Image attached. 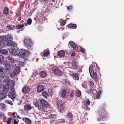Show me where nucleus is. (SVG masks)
Listing matches in <instances>:
<instances>
[{"label":"nucleus","instance_id":"1","mask_svg":"<svg viewBox=\"0 0 124 124\" xmlns=\"http://www.w3.org/2000/svg\"><path fill=\"white\" fill-rule=\"evenodd\" d=\"M12 39V37L9 35L1 37L0 38V47L2 48L5 46L16 47L17 46L16 44L11 40Z\"/></svg>","mask_w":124,"mask_h":124},{"label":"nucleus","instance_id":"2","mask_svg":"<svg viewBox=\"0 0 124 124\" xmlns=\"http://www.w3.org/2000/svg\"><path fill=\"white\" fill-rule=\"evenodd\" d=\"M89 70L91 77L96 82H98L97 73L99 72L100 68L97 64L96 66L94 64L91 65Z\"/></svg>","mask_w":124,"mask_h":124},{"label":"nucleus","instance_id":"3","mask_svg":"<svg viewBox=\"0 0 124 124\" xmlns=\"http://www.w3.org/2000/svg\"><path fill=\"white\" fill-rule=\"evenodd\" d=\"M40 102L42 104L39 107V110L43 111H46V109L49 106V103L44 99H41L40 100Z\"/></svg>","mask_w":124,"mask_h":124},{"label":"nucleus","instance_id":"4","mask_svg":"<svg viewBox=\"0 0 124 124\" xmlns=\"http://www.w3.org/2000/svg\"><path fill=\"white\" fill-rule=\"evenodd\" d=\"M99 118L100 119L105 118L108 116L106 110L105 109L104 106H102L100 108L99 110Z\"/></svg>","mask_w":124,"mask_h":124},{"label":"nucleus","instance_id":"5","mask_svg":"<svg viewBox=\"0 0 124 124\" xmlns=\"http://www.w3.org/2000/svg\"><path fill=\"white\" fill-rule=\"evenodd\" d=\"M23 43L24 46L28 49H29L32 46L33 43L31 39L28 37L26 36L24 38Z\"/></svg>","mask_w":124,"mask_h":124},{"label":"nucleus","instance_id":"6","mask_svg":"<svg viewBox=\"0 0 124 124\" xmlns=\"http://www.w3.org/2000/svg\"><path fill=\"white\" fill-rule=\"evenodd\" d=\"M57 108L61 112H62L64 108V104L63 102L59 98L57 100Z\"/></svg>","mask_w":124,"mask_h":124},{"label":"nucleus","instance_id":"7","mask_svg":"<svg viewBox=\"0 0 124 124\" xmlns=\"http://www.w3.org/2000/svg\"><path fill=\"white\" fill-rule=\"evenodd\" d=\"M29 53L28 51L22 49H21L20 51L19 50V55L21 57L26 60L27 58Z\"/></svg>","mask_w":124,"mask_h":124},{"label":"nucleus","instance_id":"8","mask_svg":"<svg viewBox=\"0 0 124 124\" xmlns=\"http://www.w3.org/2000/svg\"><path fill=\"white\" fill-rule=\"evenodd\" d=\"M13 47L12 49L9 51V53L14 56L19 55V49L17 48L16 46Z\"/></svg>","mask_w":124,"mask_h":124},{"label":"nucleus","instance_id":"9","mask_svg":"<svg viewBox=\"0 0 124 124\" xmlns=\"http://www.w3.org/2000/svg\"><path fill=\"white\" fill-rule=\"evenodd\" d=\"M16 93L15 90H11L8 94V97L14 101L15 99L16 95Z\"/></svg>","mask_w":124,"mask_h":124},{"label":"nucleus","instance_id":"10","mask_svg":"<svg viewBox=\"0 0 124 124\" xmlns=\"http://www.w3.org/2000/svg\"><path fill=\"white\" fill-rule=\"evenodd\" d=\"M52 71L56 75L60 76L62 75V72L59 69L56 67H54L53 68Z\"/></svg>","mask_w":124,"mask_h":124},{"label":"nucleus","instance_id":"11","mask_svg":"<svg viewBox=\"0 0 124 124\" xmlns=\"http://www.w3.org/2000/svg\"><path fill=\"white\" fill-rule=\"evenodd\" d=\"M20 71L19 68L18 66H16L14 68L12 73L11 74L12 77H15L16 75L19 73Z\"/></svg>","mask_w":124,"mask_h":124},{"label":"nucleus","instance_id":"12","mask_svg":"<svg viewBox=\"0 0 124 124\" xmlns=\"http://www.w3.org/2000/svg\"><path fill=\"white\" fill-rule=\"evenodd\" d=\"M45 89L42 85H39L37 86V91L39 93H40L44 91Z\"/></svg>","mask_w":124,"mask_h":124},{"label":"nucleus","instance_id":"13","mask_svg":"<svg viewBox=\"0 0 124 124\" xmlns=\"http://www.w3.org/2000/svg\"><path fill=\"white\" fill-rule=\"evenodd\" d=\"M30 90V88L26 86H24L23 88L22 92L23 93H27Z\"/></svg>","mask_w":124,"mask_h":124},{"label":"nucleus","instance_id":"14","mask_svg":"<svg viewBox=\"0 0 124 124\" xmlns=\"http://www.w3.org/2000/svg\"><path fill=\"white\" fill-rule=\"evenodd\" d=\"M67 27L69 28L75 29L77 27V25L76 24L71 23L68 24L67 26Z\"/></svg>","mask_w":124,"mask_h":124},{"label":"nucleus","instance_id":"15","mask_svg":"<svg viewBox=\"0 0 124 124\" xmlns=\"http://www.w3.org/2000/svg\"><path fill=\"white\" fill-rule=\"evenodd\" d=\"M56 115L55 114H51L48 116V119H50L52 123L54 122L56 119Z\"/></svg>","mask_w":124,"mask_h":124},{"label":"nucleus","instance_id":"16","mask_svg":"<svg viewBox=\"0 0 124 124\" xmlns=\"http://www.w3.org/2000/svg\"><path fill=\"white\" fill-rule=\"evenodd\" d=\"M22 120L24 121L26 124H31V122L30 119L28 118L24 117Z\"/></svg>","mask_w":124,"mask_h":124},{"label":"nucleus","instance_id":"17","mask_svg":"<svg viewBox=\"0 0 124 124\" xmlns=\"http://www.w3.org/2000/svg\"><path fill=\"white\" fill-rule=\"evenodd\" d=\"M9 89V87L8 86L7 87L6 86H4L3 88L1 91V93H4L6 94L7 93Z\"/></svg>","mask_w":124,"mask_h":124},{"label":"nucleus","instance_id":"18","mask_svg":"<svg viewBox=\"0 0 124 124\" xmlns=\"http://www.w3.org/2000/svg\"><path fill=\"white\" fill-rule=\"evenodd\" d=\"M7 58L8 60L10 61L12 63H15L16 61V59H14L11 56H7Z\"/></svg>","mask_w":124,"mask_h":124},{"label":"nucleus","instance_id":"19","mask_svg":"<svg viewBox=\"0 0 124 124\" xmlns=\"http://www.w3.org/2000/svg\"><path fill=\"white\" fill-rule=\"evenodd\" d=\"M57 54L59 56L62 57L65 55V52L64 50H62L58 51Z\"/></svg>","mask_w":124,"mask_h":124},{"label":"nucleus","instance_id":"20","mask_svg":"<svg viewBox=\"0 0 124 124\" xmlns=\"http://www.w3.org/2000/svg\"><path fill=\"white\" fill-rule=\"evenodd\" d=\"M27 25L28 24L27 23H26L25 24L18 25H17L16 26V27L17 29H20L24 27V26H27Z\"/></svg>","mask_w":124,"mask_h":124},{"label":"nucleus","instance_id":"21","mask_svg":"<svg viewBox=\"0 0 124 124\" xmlns=\"http://www.w3.org/2000/svg\"><path fill=\"white\" fill-rule=\"evenodd\" d=\"M90 101L88 99H86L84 101L83 104L85 106H89L90 104Z\"/></svg>","mask_w":124,"mask_h":124},{"label":"nucleus","instance_id":"22","mask_svg":"<svg viewBox=\"0 0 124 124\" xmlns=\"http://www.w3.org/2000/svg\"><path fill=\"white\" fill-rule=\"evenodd\" d=\"M41 77L42 78H44L47 75L43 71H41L39 74Z\"/></svg>","mask_w":124,"mask_h":124},{"label":"nucleus","instance_id":"23","mask_svg":"<svg viewBox=\"0 0 124 124\" xmlns=\"http://www.w3.org/2000/svg\"><path fill=\"white\" fill-rule=\"evenodd\" d=\"M72 75L73 78L74 79L77 80H79V76L77 73H73Z\"/></svg>","mask_w":124,"mask_h":124},{"label":"nucleus","instance_id":"24","mask_svg":"<svg viewBox=\"0 0 124 124\" xmlns=\"http://www.w3.org/2000/svg\"><path fill=\"white\" fill-rule=\"evenodd\" d=\"M24 108L25 109L27 110H30L32 109L31 106L28 104H25L24 106Z\"/></svg>","mask_w":124,"mask_h":124},{"label":"nucleus","instance_id":"25","mask_svg":"<svg viewBox=\"0 0 124 124\" xmlns=\"http://www.w3.org/2000/svg\"><path fill=\"white\" fill-rule=\"evenodd\" d=\"M1 53L4 55H6L8 53V51L6 49H0V53Z\"/></svg>","mask_w":124,"mask_h":124},{"label":"nucleus","instance_id":"26","mask_svg":"<svg viewBox=\"0 0 124 124\" xmlns=\"http://www.w3.org/2000/svg\"><path fill=\"white\" fill-rule=\"evenodd\" d=\"M7 28H8L9 30H12L15 29L16 27L14 25H9L7 26Z\"/></svg>","mask_w":124,"mask_h":124},{"label":"nucleus","instance_id":"27","mask_svg":"<svg viewBox=\"0 0 124 124\" xmlns=\"http://www.w3.org/2000/svg\"><path fill=\"white\" fill-rule=\"evenodd\" d=\"M7 86L9 87V86L12 87L13 86L14 83L13 81L12 80H10L7 85Z\"/></svg>","mask_w":124,"mask_h":124},{"label":"nucleus","instance_id":"28","mask_svg":"<svg viewBox=\"0 0 124 124\" xmlns=\"http://www.w3.org/2000/svg\"><path fill=\"white\" fill-rule=\"evenodd\" d=\"M6 105L3 103H1L0 104V108L2 110H5Z\"/></svg>","mask_w":124,"mask_h":124},{"label":"nucleus","instance_id":"29","mask_svg":"<svg viewBox=\"0 0 124 124\" xmlns=\"http://www.w3.org/2000/svg\"><path fill=\"white\" fill-rule=\"evenodd\" d=\"M71 47L73 48V49H76V45L74 42L73 41H70L69 43Z\"/></svg>","mask_w":124,"mask_h":124},{"label":"nucleus","instance_id":"30","mask_svg":"<svg viewBox=\"0 0 124 124\" xmlns=\"http://www.w3.org/2000/svg\"><path fill=\"white\" fill-rule=\"evenodd\" d=\"M67 90L65 89L62 90V94L61 96L62 98H63L65 97L67 92Z\"/></svg>","mask_w":124,"mask_h":124},{"label":"nucleus","instance_id":"31","mask_svg":"<svg viewBox=\"0 0 124 124\" xmlns=\"http://www.w3.org/2000/svg\"><path fill=\"white\" fill-rule=\"evenodd\" d=\"M6 96V94L4 93H0V99H3L5 98Z\"/></svg>","mask_w":124,"mask_h":124},{"label":"nucleus","instance_id":"32","mask_svg":"<svg viewBox=\"0 0 124 124\" xmlns=\"http://www.w3.org/2000/svg\"><path fill=\"white\" fill-rule=\"evenodd\" d=\"M42 95L44 97L47 98V97L49 96L47 93L46 91H44L42 93Z\"/></svg>","mask_w":124,"mask_h":124},{"label":"nucleus","instance_id":"33","mask_svg":"<svg viewBox=\"0 0 124 124\" xmlns=\"http://www.w3.org/2000/svg\"><path fill=\"white\" fill-rule=\"evenodd\" d=\"M66 116L69 118H71L73 117L72 113L70 112H68L67 113Z\"/></svg>","mask_w":124,"mask_h":124},{"label":"nucleus","instance_id":"34","mask_svg":"<svg viewBox=\"0 0 124 124\" xmlns=\"http://www.w3.org/2000/svg\"><path fill=\"white\" fill-rule=\"evenodd\" d=\"M8 13V9L7 7H5L3 12V13L5 15Z\"/></svg>","mask_w":124,"mask_h":124},{"label":"nucleus","instance_id":"35","mask_svg":"<svg viewBox=\"0 0 124 124\" xmlns=\"http://www.w3.org/2000/svg\"><path fill=\"white\" fill-rule=\"evenodd\" d=\"M101 91H99L97 93L95 96L94 97L95 99H97L99 98L100 96V94L101 93Z\"/></svg>","mask_w":124,"mask_h":124},{"label":"nucleus","instance_id":"36","mask_svg":"<svg viewBox=\"0 0 124 124\" xmlns=\"http://www.w3.org/2000/svg\"><path fill=\"white\" fill-rule=\"evenodd\" d=\"M81 93L80 91L78 90L76 92V96L78 97H80L81 95Z\"/></svg>","mask_w":124,"mask_h":124},{"label":"nucleus","instance_id":"37","mask_svg":"<svg viewBox=\"0 0 124 124\" xmlns=\"http://www.w3.org/2000/svg\"><path fill=\"white\" fill-rule=\"evenodd\" d=\"M57 122L58 123H61L65 122V120L64 119H60L57 120Z\"/></svg>","mask_w":124,"mask_h":124},{"label":"nucleus","instance_id":"38","mask_svg":"<svg viewBox=\"0 0 124 124\" xmlns=\"http://www.w3.org/2000/svg\"><path fill=\"white\" fill-rule=\"evenodd\" d=\"M5 75V71L0 72V77L3 78Z\"/></svg>","mask_w":124,"mask_h":124},{"label":"nucleus","instance_id":"39","mask_svg":"<svg viewBox=\"0 0 124 124\" xmlns=\"http://www.w3.org/2000/svg\"><path fill=\"white\" fill-rule=\"evenodd\" d=\"M49 51H47L43 52V54L44 56H46L49 54Z\"/></svg>","mask_w":124,"mask_h":124},{"label":"nucleus","instance_id":"40","mask_svg":"<svg viewBox=\"0 0 124 124\" xmlns=\"http://www.w3.org/2000/svg\"><path fill=\"white\" fill-rule=\"evenodd\" d=\"M3 56L1 55H0V64H1L3 62L4 60Z\"/></svg>","mask_w":124,"mask_h":124},{"label":"nucleus","instance_id":"41","mask_svg":"<svg viewBox=\"0 0 124 124\" xmlns=\"http://www.w3.org/2000/svg\"><path fill=\"white\" fill-rule=\"evenodd\" d=\"M66 22L65 20H62L60 23V25L63 26H64L66 23Z\"/></svg>","mask_w":124,"mask_h":124},{"label":"nucleus","instance_id":"42","mask_svg":"<svg viewBox=\"0 0 124 124\" xmlns=\"http://www.w3.org/2000/svg\"><path fill=\"white\" fill-rule=\"evenodd\" d=\"M94 85L93 82L91 81H90L88 82V85L91 87L92 86Z\"/></svg>","mask_w":124,"mask_h":124},{"label":"nucleus","instance_id":"43","mask_svg":"<svg viewBox=\"0 0 124 124\" xmlns=\"http://www.w3.org/2000/svg\"><path fill=\"white\" fill-rule=\"evenodd\" d=\"M10 80L8 79H5L3 80V82L5 83L6 85L8 84V82H9V80Z\"/></svg>","mask_w":124,"mask_h":124},{"label":"nucleus","instance_id":"44","mask_svg":"<svg viewBox=\"0 0 124 124\" xmlns=\"http://www.w3.org/2000/svg\"><path fill=\"white\" fill-rule=\"evenodd\" d=\"M27 23L28 24L30 25L32 23V20L30 18H29L27 20Z\"/></svg>","mask_w":124,"mask_h":124},{"label":"nucleus","instance_id":"45","mask_svg":"<svg viewBox=\"0 0 124 124\" xmlns=\"http://www.w3.org/2000/svg\"><path fill=\"white\" fill-rule=\"evenodd\" d=\"M12 120V118H9L7 119V124H10V123Z\"/></svg>","mask_w":124,"mask_h":124},{"label":"nucleus","instance_id":"46","mask_svg":"<svg viewBox=\"0 0 124 124\" xmlns=\"http://www.w3.org/2000/svg\"><path fill=\"white\" fill-rule=\"evenodd\" d=\"M72 64H77V62L75 58H74L72 59Z\"/></svg>","mask_w":124,"mask_h":124},{"label":"nucleus","instance_id":"47","mask_svg":"<svg viewBox=\"0 0 124 124\" xmlns=\"http://www.w3.org/2000/svg\"><path fill=\"white\" fill-rule=\"evenodd\" d=\"M77 64H72V67L73 69L75 70H76L77 68L76 66Z\"/></svg>","mask_w":124,"mask_h":124},{"label":"nucleus","instance_id":"48","mask_svg":"<svg viewBox=\"0 0 124 124\" xmlns=\"http://www.w3.org/2000/svg\"><path fill=\"white\" fill-rule=\"evenodd\" d=\"M85 106L84 107V108L85 110L88 111H89L90 110V108L88 106Z\"/></svg>","mask_w":124,"mask_h":124},{"label":"nucleus","instance_id":"49","mask_svg":"<svg viewBox=\"0 0 124 124\" xmlns=\"http://www.w3.org/2000/svg\"><path fill=\"white\" fill-rule=\"evenodd\" d=\"M34 105L36 107H39V104L37 101L34 102Z\"/></svg>","mask_w":124,"mask_h":124},{"label":"nucleus","instance_id":"50","mask_svg":"<svg viewBox=\"0 0 124 124\" xmlns=\"http://www.w3.org/2000/svg\"><path fill=\"white\" fill-rule=\"evenodd\" d=\"M80 51L83 53L85 52V50L84 49L82 48L81 47H80Z\"/></svg>","mask_w":124,"mask_h":124},{"label":"nucleus","instance_id":"51","mask_svg":"<svg viewBox=\"0 0 124 124\" xmlns=\"http://www.w3.org/2000/svg\"><path fill=\"white\" fill-rule=\"evenodd\" d=\"M74 95V91L73 90H72L71 92L70 96L71 97H73Z\"/></svg>","mask_w":124,"mask_h":124},{"label":"nucleus","instance_id":"52","mask_svg":"<svg viewBox=\"0 0 124 124\" xmlns=\"http://www.w3.org/2000/svg\"><path fill=\"white\" fill-rule=\"evenodd\" d=\"M14 124H18V122L17 121L16 119H14Z\"/></svg>","mask_w":124,"mask_h":124},{"label":"nucleus","instance_id":"53","mask_svg":"<svg viewBox=\"0 0 124 124\" xmlns=\"http://www.w3.org/2000/svg\"><path fill=\"white\" fill-rule=\"evenodd\" d=\"M4 70L3 68L0 67V72L2 71H4Z\"/></svg>","mask_w":124,"mask_h":124},{"label":"nucleus","instance_id":"54","mask_svg":"<svg viewBox=\"0 0 124 124\" xmlns=\"http://www.w3.org/2000/svg\"><path fill=\"white\" fill-rule=\"evenodd\" d=\"M8 101V104H9L11 105H13V103L11 101L9 100Z\"/></svg>","mask_w":124,"mask_h":124},{"label":"nucleus","instance_id":"55","mask_svg":"<svg viewBox=\"0 0 124 124\" xmlns=\"http://www.w3.org/2000/svg\"><path fill=\"white\" fill-rule=\"evenodd\" d=\"M76 54L74 52H73L71 54V56H74Z\"/></svg>","mask_w":124,"mask_h":124},{"label":"nucleus","instance_id":"56","mask_svg":"<svg viewBox=\"0 0 124 124\" xmlns=\"http://www.w3.org/2000/svg\"><path fill=\"white\" fill-rule=\"evenodd\" d=\"M48 91L49 93L50 94L52 93V90L51 89H49L48 90Z\"/></svg>","mask_w":124,"mask_h":124},{"label":"nucleus","instance_id":"57","mask_svg":"<svg viewBox=\"0 0 124 124\" xmlns=\"http://www.w3.org/2000/svg\"><path fill=\"white\" fill-rule=\"evenodd\" d=\"M15 112H14L12 113V115H13V117L14 118H15L16 117V116L15 115Z\"/></svg>","mask_w":124,"mask_h":124},{"label":"nucleus","instance_id":"58","mask_svg":"<svg viewBox=\"0 0 124 124\" xmlns=\"http://www.w3.org/2000/svg\"><path fill=\"white\" fill-rule=\"evenodd\" d=\"M17 17L18 18V21H19L21 20V17L19 16H17Z\"/></svg>","mask_w":124,"mask_h":124},{"label":"nucleus","instance_id":"59","mask_svg":"<svg viewBox=\"0 0 124 124\" xmlns=\"http://www.w3.org/2000/svg\"><path fill=\"white\" fill-rule=\"evenodd\" d=\"M3 13L1 12H0V16H1V17H2L3 16Z\"/></svg>","mask_w":124,"mask_h":124},{"label":"nucleus","instance_id":"60","mask_svg":"<svg viewBox=\"0 0 124 124\" xmlns=\"http://www.w3.org/2000/svg\"><path fill=\"white\" fill-rule=\"evenodd\" d=\"M5 102L6 103H7V104H8V102H9L8 101V100H5Z\"/></svg>","mask_w":124,"mask_h":124},{"label":"nucleus","instance_id":"61","mask_svg":"<svg viewBox=\"0 0 124 124\" xmlns=\"http://www.w3.org/2000/svg\"><path fill=\"white\" fill-rule=\"evenodd\" d=\"M49 0H44L45 1V2L46 3H47V1H49Z\"/></svg>","mask_w":124,"mask_h":124},{"label":"nucleus","instance_id":"62","mask_svg":"<svg viewBox=\"0 0 124 124\" xmlns=\"http://www.w3.org/2000/svg\"><path fill=\"white\" fill-rule=\"evenodd\" d=\"M68 63V62H64V63L65 64H67Z\"/></svg>","mask_w":124,"mask_h":124},{"label":"nucleus","instance_id":"63","mask_svg":"<svg viewBox=\"0 0 124 124\" xmlns=\"http://www.w3.org/2000/svg\"><path fill=\"white\" fill-rule=\"evenodd\" d=\"M17 117L18 118H19L20 119H21V117H20L19 116H17Z\"/></svg>","mask_w":124,"mask_h":124},{"label":"nucleus","instance_id":"64","mask_svg":"<svg viewBox=\"0 0 124 124\" xmlns=\"http://www.w3.org/2000/svg\"><path fill=\"white\" fill-rule=\"evenodd\" d=\"M52 0V1L53 2H54L55 1V0Z\"/></svg>","mask_w":124,"mask_h":124}]
</instances>
